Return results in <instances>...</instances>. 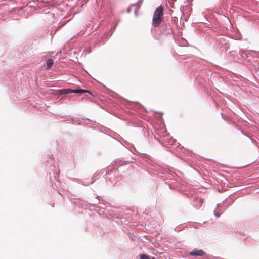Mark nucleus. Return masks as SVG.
Here are the masks:
<instances>
[{
	"mask_svg": "<svg viewBox=\"0 0 259 259\" xmlns=\"http://www.w3.org/2000/svg\"><path fill=\"white\" fill-rule=\"evenodd\" d=\"M140 259H151L148 256L145 254H142L140 255Z\"/></svg>",
	"mask_w": 259,
	"mask_h": 259,
	"instance_id": "nucleus-5",
	"label": "nucleus"
},
{
	"mask_svg": "<svg viewBox=\"0 0 259 259\" xmlns=\"http://www.w3.org/2000/svg\"><path fill=\"white\" fill-rule=\"evenodd\" d=\"M163 7L162 6H159L155 11L153 18L152 25L154 27L159 26L163 19Z\"/></svg>",
	"mask_w": 259,
	"mask_h": 259,
	"instance_id": "nucleus-1",
	"label": "nucleus"
},
{
	"mask_svg": "<svg viewBox=\"0 0 259 259\" xmlns=\"http://www.w3.org/2000/svg\"><path fill=\"white\" fill-rule=\"evenodd\" d=\"M61 94H69V93H88L89 94H91V93L90 91L87 90L83 89H78V90H71V89H63L60 91Z\"/></svg>",
	"mask_w": 259,
	"mask_h": 259,
	"instance_id": "nucleus-2",
	"label": "nucleus"
},
{
	"mask_svg": "<svg viewBox=\"0 0 259 259\" xmlns=\"http://www.w3.org/2000/svg\"><path fill=\"white\" fill-rule=\"evenodd\" d=\"M54 63L53 60L52 59H49L46 61L47 69L50 68Z\"/></svg>",
	"mask_w": 259,
	"mask_h": 259,
	"instance_id": "nucleus-4",
	"label": "nucleus"
},
{
	"mask_svg": "<svg viewBox=\"0 0 259 259\" xmlns=\"http://www.w3.org/2000/svg\"><path fill=\"white\" fill-rule=\"evenodd\" d=\"M190 254L192 256H202L205 254V253L202 250H194L190 252Z\"/></svg>",
	"mask_w": 259,
	"mask_h": 259,
	"instance_id": "nucleus-3",
	"label": "nucleus"
}]
</instances>
